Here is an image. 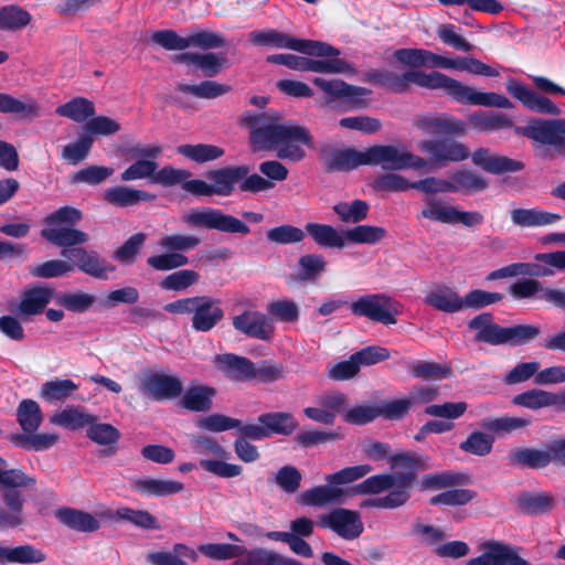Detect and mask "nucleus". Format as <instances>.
I'll list each match as a JSON object with an SVG mask.
<instances>
[{"label": "nucleus", "instance_id": "1", "mask_svg": "<svg viewBox=\"0 0 565 565\" xmlns=\"http://www.w3.org/2000/svg\"><path fill=\"white\" fill-rule=\"evenodd\" d=\"M363 82L379 86L396 94H406L411 85L436 90L441 89L450 99L462 105L512 108V102L504 95L493 92H477L461 82L433 71L407 70L397 74L386 68H372L364 73Z\"/></svg>", "mask_w": 565, "mask_h": 565}, {"label": "nucleus", "instance_id": "2", "mask_svg": "<svg viewBox=\"0 0 565 565\" xmlns=\"http://www.w3.org/2000/svg\"><path fill=\"white\" fill-rule=\"evenodd\" d=\"M277 110L260 114L245 111L239 125L249 130V143L254 152L273 151L281 160L299 162L306 157L303 147L312 148L313 137L309 129L294 124H282Z\"/></svg>", "mask_w": 565, "mask_h": 565}, {"label": "nucleus", "instance_id": "3", "mask_svg": "<svg viewBox=\"0 0 565 565\" xmlns=\"http://www.w3.org/2000/svg\"><path fill=\"white\" fill-rule=\"evenodd\" d=\"M327 172L351 171L360 166H381L383 170H419L427 160L393 145H373L364 150L330 149L323 161Z\"/></svg>", "mask_w": 565, "mask_h": 565}, {"label": "nucleus", "instance_id": "4", "mask_svg": "<svg viewBox=\"0 0 565 565\" xmlns=\"http://www.w3.org/2000/svg\"><path fill=\"white\" fill-rule=\"evenodd\" d=\"M61 256L67 260L51 259L30 265L28 267L29 274L35 278L51 279L63 277L77 268L90 277L104 280L116 270V267L96 250H88L84 247L64 248L61 250Z\"/></svg>", "mask_w": 565, "mask_h": 565}, {"label": "nucleus", "instance_id": "5", "mask_svg": "<svg viewBox=\"0 0 565 565\" xmlns=\"http://www.w3.org/2000/svg\"><path fill=\"white\" fill-rule=\"evenodd\" d=\"M388 463L397 487L386 495L364 500L362 508L397 509L405 505L411 499L417 473L427 469V458L412 451L391 455Z\"/></svg>", "mask_w": 565, "mask_h": 565}, {"label": "nucleus", "instance_id": "6", "mask_svg": "<svg viewBox=\"0 0 565 565\" xmlns=\"http://www.w3.org/2000/svg\"><path fill=\"white\" fill-rule=\"evenodd\" d=\"M7 460L0 457V492L4 507H0V531L13 530L25 523V498L18 488L31 487L35 479L20 469H6Z\"/></svg>", "mask_w": 565, "mask_h": 565}, {"label": "nucleus", "instance_id": "7", "mask_svg": "<svg viewBox=\"0 0 565 565\" xmlns=\"http://www.w3.org/2000/svg\"><path fill=\"white\" fill-rule=\"evenodd\" d=\"M468 328L476 331L475 341L492 347H522L531 343L541 334L535 324H514L501 327L494 322L491 312H481L468 321Z\"/></svg>", "mask_w": 565, "mask_h": 565}, {"label": "nucleus", "instance_id": "8", "mask_svg": "<svg viewBox=\"0 0 565 565\" xmlns=\"http://www.w3.org/2000/svg\"><path fill=\"white\" fill-rule=\"evenodd\" d=\"M43 420L40 405L30 398L23 399L17 409V422L23 433L12 434L9 440L19 448L28 451H44L58 441L55 433H36Z\"/></svg>", "mask_w": 565, "mask_h": 565}, {"label": "nucleus", "instance_id": "9", "mask_svg": "<svg viewBox=\"0 0 565 565\" xmlns=\"http://www.w3.org/2000/svg\"><path fill=\"white\" fill-rule=\"evenodd\" d=\"M82 216V212L76 207L61 206L44 217L45 227L41 230V237L57 247H63V249L78 248L77 245L85 244L89 239L87 233L74 228Z\"/></svg>", "mask_w": 565, "mask_h": 565}, {"label": "nucleus", "instance_id": "10", "mask_svg": "<svg viewBox=\"0 0 565 565\" xmlns=\"http://www.w3.org/2000/svg\"><path fill=\"white\" fill-rule=\"evenodd\" d=\"M372 471L367 463L345 467L334 473L326 476L328 484L316 486L303 491L298 503L303 507H323L330 503L339 502L345 494V491L339 486L354 482Z\"/></svg>", "mask_w": 565, "mask_h": 565}, {"label": "nucleus", "instance_id": "11", "mask_svg": "<svg viewBox=\"0 0 565 565\" xmlns=\"http://www.w3.org/2000/svg\"><path fill=\"white\" fill-rule=\"evenodd\" d=\"M164 310L175 315H190L191 327L196 332H209L224 318L221 300L211 296H194L174 300Z\"/></svg>", "mask_w": 565, "mask_h": 565}, {"label": "nucleus", "instance_id": "12", "mask_svg": "<svg viewBox=\"0 0 565 565\" xmlns=\"http://www.w3.org/2000/svg\"><path fill=\"white\" fill-rule=\"evenodd\" d=\"M248 40L256 46L288 49L316 57H332L340 54V51L329 43L317 40L296 39L275 29L252 31L248 34Z\"/></svg>", "mask_w": 565, "mask_h": 565}, {"label": "nucleus", "instance_id": "13", "mask_svg": "<svg viewBox=\"0 0 565 565\" xmlns=\"http://www.w3.org/2000/svg\"><path fill=\"white\" fill-rule=\"evenodd\" d=\"M349 307L353 316L384 326L395 324L403 308L396 299L383 292L362 295Z\"/></svg>", "mask_w": 565, "mask_h": 565}, {"label": "nucleus", "instance_id": "14", "mask_svg": "<svg viewBox=\"0 0 565 565\" xmlns=\"http://www.w3.org/2000/svg\"><path fill=\"white\" fill-rule=\"evenodd\" d=\"M182 222L190 227H201L226 234L247 235L250 233L249 226L242 220L215 207L192 209L183 215Z\"/></svg>", "mask_w": 565, "mask_h": 565}, {"label": "nucleus", "instance_id": "15", "mask_svg": "<svg viewBox=\"0 0 565 565\" xmlns=\"http://www.w3.org/2000/svg\"><path fill=\"white\" fill-rule=\"evenodd\" d=\"M151 41L168 51H183L191 46L209 51L226 45L223 34L206 30H200L185 38L171 29L159 30L152 33Z\"/></svg>", "mask_w": 565, "mask_h": 565}, {"label": "nucleus", "instance_id": "16", "mask_svg": "<svg viewBox=\"0 0 565 565\" xmlns=\"http://www.w3.org/2000/svg\"><path fill=\"white\" fill-rule=\"evenodd\" d=\"M298 426V420L289 412H268L260 414L256 423L244 424L242 434L254 440H263L275 435L289 436Z\"/></svg>", "mask_w": 565, "mask_h": 565}, {"label": "nucleus", "instance_id": "17", "mask_svg": "<svg viewBox=\"0 0 565 565\" xmlns=\"http://www.w3.org/2000/svg\"><path fill=\"white\" fill-rule=\"evenodd\" d=\"M514 132L541 145L553 146L555 152L565 159V119L536 118L524 127H515Z\"/></svg>", "mask_w": 565, "mask_h": 565}, {"label": "nucleus", "instance_id": "18", "mask_svg": "<svg viewBox=\"0 0 565 565\" xmlns=\"http://www.w3.org/2000/svg\"><path fill=\"white\" fill-rule=\"evenodd\" d=\"M321 529L330 530L340 539L353 541L363 533L364 524L360 512L345 508H335L321 514L317 522Z\"/></svg>", "mask_w": 565, "mask_h": 565}, {"label": "nucleus", "instance_id": "19", "mask_svg": "<svg viewBox=\"0 0 565 565\" xmlns=\"http://www.w3.org/2000/svg\"><path fill=\"white\" fill-rule=\"evenodd\" d=\"M483 553L470 558L466 565H532L518 553V547L490 540L482 545Z\"/></svg>", "mask_w": 565, "mask_h": 565}, {"label": "nucleus", "instance_id": "20", "mask_svg": "<svg viewBox=\"0 0 565 565\" xmlns=\"http://www.w3.org/2000/svg\"><path fill=\"white\" fill-rule=\"evenodd\" d=\"M140 391L153 401L162 402L180 397L183 393V384L178 376L150 373L142 379Z\"/></svg>", "mask_w": 565, "mask_h": 565}, {"label": "nucleus", "instance_id": "21", "mask_svg": "<svg viewBox=\"0 0 565 565\" xmlns=\"http://www.w3.org/2000/svg\"><path fill=\"white\" fill-rule=\"evenodd\" d=\"M418 148L439 164L460 162L470 156L469 149L463 143L449 138L424 140L419 142Z\"/></svg>", "mask_w": 565, "mask_h": 565}, {"label": "nucleus", "instance_id": "22", "mask_svg": "<svg viewBox=\"0 0 565 565\" xmlns=\"http://www.w3.org/2000/svg\"><path fill=\"white\" fill-rule=\"evenodd\" d=\"M232 324L239 333L263 341L270 340L275 331L267 315L257 310H244L242 313L233 317Z\"/></svg>", "mask_w": 565, "mask_h": 565}, {"label": "nucleus", "instance_id": "23", "mask_svg": "<svg viewBox=\"0 0 565 565\" xmlns=\"http://www.w3.org/2000/svg\"><path fill=\"white\" fill-rule=\"evenodd\" d=\"M505 88L512 97L532 111L544 115H559V108L548 97L537 94L516 79H509Z\"/></svg>", "mask_w": 565, "mask_h": 565}, {"label": "nucleus", "instance_id": "24", "mask_svg": "<svg viewBox=\"0 0 565 565\" xmlns=\"http://www.w3.org/2000/svg\"><path fill=\"white\" fill-rule=\"evenodd\" d=\"M425 218L452 224L461 223L465 226L472 227L483 222L484 217L477 211H458L454 206H444L437 202H431L428 207L422 211Z\"/></svg>", "mask_w": 565, "mask_h": 565}, {"label": "nucleus", "instance_id": "25", "mask_svg": "<svg viewBox=\"0 0 565 565\" xmlns=\"http://www.w3.org/2000/svg\"><path fill=\"white\" fill-rule=\"evenodd\" d=\"M171 61L174 64L193 65L202 72L203 76L211 78L221 73L226 65L227 58L224 53L182 52L172 55Z\"/></svg>", "mask_w": 565, "mask_h": 565}, {"label": "nucleus", "instance_id": "26", "mask_svg": "<svg viewBox=\"0 0 565 565\" xmlns=\"http://www.w3.org/2000/svg\"><path fill=\"white\" fill-rule=\"evenodd\" d=\"M471 160L475 166L481 168L488 173L495 175L519 172L525 168L524 162L521 160L512 159L505 156L491 154L488 148L482 147L476 149L472 152Z\"/></svg>", "mask_w": 565, "mask_h": 565}, {"label": "nucleus", "instance_id": "27", "mask_svg": "<svg viewBox=\"0 0 565 565\" xmlns=\"http://www.w3.org/2000/svg\"><path fill=\"white\" fill-rule=\"evenodd\" d=\"M249 173V168L245 164L227 166L206 173L211 181L213 195L230 196L235 191V185Z\"/></svg>", "mask_w": 565, "mask_h": 565}, {"label": "nucleus", "instance_id": "28", "mask_svg": "<svg viewBox=\"0 0 565 565\" xmlns=\"http://www.w3.org/2000/svg\"><path fill=\"white\" fill-rule=\"evenodd\" d=\"M214 364L231 381H253L254 362L248 358L224 353L215 356Z\"/></svg>", "mask_w": 565, "mask_h": 565}, {"label": "nucleus", "instance_id": "29", "mask_svg": "<svg viewBox=\"0 0 565 565\" xmlns=\"http://www.w3.org/2000/svg\"><path fill=\"white\" fill-rule=\"evenodd\" d=\"M53 289L50 287L29 285L21 295L18 305V312L22 317L36 316L42 313L53 297Z\"/></svg>", "mask_w": 565, "mask_h": 565}, {"label": "nucleus", "instance_id": "30", "mask_svg": "<svg viewBox=\"0 0 565 565\" xmlns=\"http://www.w3.org/2000/svg\"><path fill=\"white\" fill-rule=\"evenodd\" d=\"M556 503L555 495L545 491H523L516 499L519 511L531 516L548 514Z\"/></svg>", "mask_w": 565, "mask_h": 565}, {"label": "nucleus", "instance_id": "31", "mask_svg": "<svg viewBox=\"0 0 565 565\" xmlns=\"http://www.w3.org/2000/svg\"><path fill=\"white\" fill-rule=\"evenodd\" d=\"M415 126L425 132L440 134L445 136H462L466 131V124L451 116H419L415 120Z\"/></svg>", "mask_w": 565, "mask_h": 565}, {"label": "nucleus", "instance_id": "32", "mask_svg": "<svg viewBox=\"0 0 565 565\" xmlns=\"http://www.w3.org/2000/svg\"><path fill=\"white\" fill-rule=\"evenodd\" d=\"M157 195L139 189L116 185L105 190L104 201L116 207H130L140 202H153Z\"/></svg>", "mask_w": 565, "mask_h": 565}, {"label": "nucleus", "instance_id": "33", "mask_svg": "<svg viewBox=\"0 0 565 565\" xmlns=\"http://www.w3.org/2000/svg\"><path fill=\"white\" fill-rule=\"evenodd\" d=\"M513 404L530 409L554 406L565 411V391L562 393H552L543 390H529L513 397Z\"/></svg>", "mask_w": 565, "mask_h": 565}, {"label": "nucleus", "instance_id": "34", "mask_svg": "<svg viewBox=\"0 0 565 565\" xmlns=\"http://www.w3.org/2000/svg\"><path fill=\"white\" fill-rule=\"evenodd\" d=\"M393 57L401 64L408 66L409 70H418L425 66H435L444 68L445 56L433 53L425 49H397Z\"/></svg>", "mask_w": 565, "mask_h": 565}, {"label": "nucleus", "instance_id": "35", "mask_svg": "<svg viewBox=\"0 0 565 565\" xmlns=\"http://www.w3.org/2000/svg\"><path fill=\"white\" fill-rule=\"evenodd\" d=\"M216 390L212 386L192 384L181 394L179 406L193 412L203 413L211 409Z\"/></svg>", "mask_w": 565, "mask_h": 565}, {"label": "nucleus", "instance_id": "36", "mask_svg": "<svg viewBox=\"0 0 565 565\" xmlns=\"http://www.w3.org/2000/svg\"><path fill=\"white\" fill-rule=\"evenodd\" d=\"M97 420V416L87 412L83 406L68 405L63 411L55 413L51 418L50 423L53 425L61 426L68 430H78L84 427L94 424Z\"/></svg>", "mask_w": 565, "mask_h": 565}, {"label": "nucleus", "instance_id": "37", "mask_svg": "<svg viewBox=\"0 0 565 565\" xmlns=\"http://www.w3.org/2000/svg\"><path fill=\"white\" fill-rule=\"evenodd\" d=\"M134 490L145 497H169L184 490V484L177 480L156 479L150 477L138 478L134 482Z\"/></svg>", "mask_w": 565, "mask_h": 565}, {"label": "nucleus", "instance_id": "38", "mask_svg": "<svg viewBox=\"0 0 565 565\" xmlns=\"http://www.w3.org/2000/svg\"><path fill=\"white\" fill-rule=\"evenodd\" d=\"M47 558L46 553L32 544H22L13 547L0 544V564H40Z\"/></svg>", "mask_w": 565, "mask_h": 565}, {"label": "nucleus", "instance_id": "39", "mask_svg": "<svg viewBox=\"0 0 565 565\" xmlns=\"http://www.w3.org/2000/svg\"><path fill=\"white\" fill-rule=\"evenodd\" d=\"M231 565H303L300 561L286 557L266 548L256 547L247 550L241 557H236Z\"/></svg>", "mask_w": 565, "mask_h": 565}, {"label": "nucleus", "instance_id": "40", "mask_svg": "<svg viewBox=\"0 0 565 565\" xmlns=\"http://www.w3.org/2000/svg\"><path fill=\"white\" fill-rule=\"evenodd\" d=\"M424 301L435 310L446 313H455L463 310V297L448 286H441L429 291Z\"/></svg>", "mask_w": 565, "mask_h": 565}, {"label": "nucleus", "instance_id": "41", "mask_svg": "<svg viewBox=\"0 0 565 565\" xmlns=\"http://www.w3.org/2000/svg\"><path fill=\"white\" fill-rule=\"evenodd\" d=\"M55 516L62 524L77 532L90 533L100 527V522L93 514L74 508H61Z\"/></svg>", "mask_w": 565, "mask_h": 565}, {"label": "nucleus", "instance_id": "42", "mask_svg": "<svg viewBox=\"0 0 565 565\" xmlns=\"http://www.w3.org/2000/svg\"><path fill=\"white\" fill-rule=\"evenodd\" d=\"M303 231L320 247L341 249L345 246L344 234H340L332 225L308 222Z\"/></svg>", "mask_w": 565, "mask_h": 565}, {"label": "nucleus", "instance_id": "43", "mask_svg": "<svg viewBox=\"0 0 565 565\" xmlns=\"http://www.w3.org/2000/svg\"><path fill=\"white\" fill-rule=\"evenodd\" d=\"M0 113L15 114L21 118H36L41 116V107L36 99L24 97L19 99L7 93H0Z\"/></svg>", "mask_w": 565, "mask_h": 565}, {"label": "nucleus", "instance_id": "44", "mask_svg": "<svg viewBox=\"0 0 565 565\" xmlns=\"http://www.w3.org/2000/svg\"><path fill=\"white\" fill-rule=\"evenodd\" d=\"M469 482L470 478L468 473L454 470H445L440 472L425 475L420 481V489L440 490L463 486Z\"/></svg>", "mask_w": 565, "mask_h": 565}, {"label": "nucleus", "instance_id": "45", "mask_svg": "<svg viewBox=\"0 0 565 565\" xmlns=\"http://www.w3.org/2000/svg\"><path fill=\"white\" fill-rule=\"evenodd\" d=\"M469 124L482 132H492L501 129L515 128L512 119L498 111L479 110L469 116Z\"/></svg>", "mask_w": 565, "mask_h": 565}, {"label": "nucleus", "instance_id": "46", "mask_svg": "<svg viewBox=\"0 0 565 565\" xmlns=\"http://www.w3.org/2000/svg\"><path fill=\"white\" fill-rule=\"evenodd\" d=\"M561 215L540 209H514L511 211V221L521 227L544 226L556 223Z\"/></svg>", "mask_w": 565, "mask_h": 565}, {"label": "nucleus", "instance_id": "47", "mask_svg": "<svg viewBox=\"0 0 565 565\" xmlns=\"http://www.w3.org/2000/svg\"><path fill=\"white\" fill-rule=\"evenodd\" d=\"M78 390L71 379H55L42 384L39 396L49 404L64 403Z\"/></svg>", "mask_w": 565, "mask_h": 565}, {"label": "nucleus", "instance_id": "48", "mask_svg": "<svg viewBox=\"0 0 565 565\" xmlns=\"http://www.w3.org/2000/svg\"><path fill=\"white\" fill-rule=\"evenodd\" d=\"M451 192L471 195L488 188V180L471 170H457L450 174Z\"/></svg>", "mask_w": 565, "mask_h": 565}, {"label": "nucleus", "instance_id": "49", "mask_svg": "<svg viewBox=\"0 0 565 565\" xmlns=\"http://www.w3.org/2000/svg\"><path fill=\"white\" fill-rule=\"evenodd\" d=\"M312 83L333 98L366 96L371 94V89L366 87L350 85L339 78L324 79L322 77H316Z\"/></svg>", "mask_w": 565, "mask_h": 565}, {"label": "nucleus", "instance_id": "50", "mask_svg": "<svg viewBox=\"0 0 565 565\" xmlns=\"http://www.w3.org/2000/svg\"><path fill=\"white\" fill-rule=\"evenodd\" d=\"M177 90L202 99H214L231 90V86L215 81H203L200 84L178 83Z\"/></svg>", "mask_w": 565, "mask_h": 565}, {"label": "nucleus", "instance_id": "51", "mask_svg": "<svg viewBox=\"0 0 565 565\" xmlns=\"http://www.w3.org/2000/svg\"><path fill=\"white\" fill-rule=\"evenodd\" d=\"M177 152L195 163H205L220 159L224 156L225 150L211 143H184L178 146Z\"/></svg>", "mask_w": 565, "mask_h": 565}, {"label": "nucleus", "instance_id": "52", "mask_svg": "<svg viewBox=\"0 0 565 565\" xmlns=\"http://www.w3.org/2000/svg\"><path fill=\"white\" fill-rule=\"evenodd\" d=\"M507 459L516 468L539 470L545 468L547 457L541 449L520 447L510 451Z\"/></svg>", "mask_w": 565, "mask_h": 565}, {"label": "nucleus", "instance_id": "53", "mask_svg": "<svg viewBox=\"0 0 565 565\" xmlns=\"http://www.w3.org/2000/svg\"><path fill=\"white\" fill-rule=\"evenodd\" d=\"M55 113L75 122H84L95 115L94 103L85 97H74L67 103L60 105Z\"/></svg>", "mask_w": 565, "mask_h": 565}, {"label": "nucleus", "instance_id": "54", "mask_svg": "<svg viewBox=\"0 0 565 565\" xmlns=\"http://www.w3.org/2000/svg\"><path fill=\"white\" fill-rule=\"evenodd\" d=\"M31 14L20 6L0 7V31H18L31 22Z\"/></svg>", "mask_w": 565, "mask_h": 565}, {"label": "nucleus", "instance_id": "55", "mask_svg": "<svg viewBox=\"0 0 565 565\" xmlns=\"http://www.w3.org/2000/svg\"><path fill=\"white\" fill-rule=\"evenodd\" d=\"M444 68L466 71L475 75H483L489 77L499 76L498 70L472 56H463L458 58L445 57Z\"/></svg>", "mask_w": 565, "mask_h": 565}, {"label": "nucleus", "instance_id": "56", "mask_svg": "<svg viewBox=\"0 0 565 565\" xmlns=\"http://www.w3.org/2000/svg\"><path fill=\"white\" fill-rule=\"evenodd\" d=\"M266 315L270 320L292 323L298 321L300 316L299 306L291 299H279L270 301L266 306Z\"/></svg>", "mask_w": 565, "mask_h": 565}, {"label": "nucleus", "instance_id": "57", "mask_svg": "<svg viewBox=\"0 0 565 565\" xmlns=\"http://www.w3.org/2000/svg\"><path fill=\"white\" fill-rule=\"evenodd\" d=\"M192 551L182 543L173 545L172 551L150 552L146 556V562L150 565H188L184 557H188Z\"/></svg>", "mask_w": 565, "mask_h": 565}, {"label": "nucleus", "instance_id": "58", "mask_svg": "<svg viewBox=\"0 0 565 565\" xmlns=\"http://www.w3.org/2000/svg\"><path fill=\"white\" fill-rule=\"evenodd\" d=\"M334 213L343 223H360L364 221L370 211V204L360 199L351 202H339L333 206Z\"/></svg>", "mask_w": 565, "mask_h": 565}, {"label": "nucleus", "instance_id": "59", "mask_svg": "<svg viewBox=\"0 0 565 565\" xmlns=\"http://www.w3.org/2000/svg\"><path fill=\"white\" fill-rule=\"evenodd\" d=\"M397 487L391 473L373 475L352 489L353 494H379L384 491L395 490Z\"/></svg>", "mask_w": 565, "mask_h": 565}, {"label": "nucleus", "instance_id": "60", "mask_svg": "<svg viewBox=\"0 0 565 565\" xmlns=\"http://www.w3.org/2000/svg\"><path fill=\"white\" fill-rule=\"evenodd\" d=\"M386 173L376 175L372 181V189L376 192H405L413 189V181L395 173V170H386Z\"/></svg>", "mask_w": 565, "mask_h": 565}, {"label": "nucleus", "instance_id": "61", "mask_svg": "<svg viewBox=\"0 0 565 565\" xmlns=\"http://www.w3.org/2000/svg\"><path fill=\"white\" fill-rule=\"evenodd\" d=\"M494 440V436L475 430L460 443L459 449L473 456L484 457L492 451Z\"/></svg>", "mask_w": 565, "mask_h": 565}, {"label": "nucleus", "instance_id": "62", "mask_svg": "<svg viewBox=\"0 0 565 565\" xmlns=\"http://www.w3.org/2000/svg\"><path fill=\"white\" fill-rule=\"evenodd\" d=\"M530 424L531 420L527 418L502 416L486 417L481 420L480 426L488 431L505 435L513 430L524 428Z\"/></svg>", "mask_w": 565, "mask_h": 565}, {"label": "nucleus", "instance_id": "63", "mask_svg": "<svg viewBox=\"0 0 565 565\" xmlns=\"http://www.w3.org/2000/svg\"><path fill=\"white\" fill-rule=\"evenodd\" d=\"M198 550L207 558L227 561L241 557L245 552V546L231 543H206L201 544Z\"/></svg>", "mask_w": 565, "mask_h": 565}, {"label": "nucleus", "instance_id": "64", "mask_svg": "<svg viewBox=\"0 0 565 565\" xmlns=\"http://www.w3.org/2000/svg\"><path fill=\"white\" fill-rule=\"evenodd\" d=\"M386 236V230L375 225H356L344 232V242L355 244H376Z\"/></svg>", "mask_w": 565, "mask_h": 565}]
</instances>
